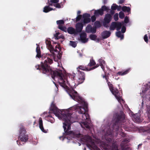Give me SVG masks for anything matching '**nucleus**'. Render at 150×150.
I'll use <instances>...</instances> for the list:
<instances>
[{"label":"nucleus","mask_w":150,"mask_h":150,"mask_svg":"<svg viewBox=\"0 0 150 150\" xmlns=\"http://www.w3.org/2000/svg\"><path fill=\"white\" fill-rule=\"evenodd\" d=\"M17 143L18 144V145H22L21 144V142H20L19 141H17Z\"/></svg>","instance_id":"obj_60"},{"label":"nucleus","mask_w":150,"mask_h":150,"mask_svg":"<svg viewBox=\"0 0 150 150\" xmlns=\"http://www.w3.org/2000/svg\"><path fill=\"white\" fill-rule=\"evenodd\" d=\"M119 18L121 19H123L125 17V14L122 11H120L119 13Z\"/></svg>","instance_id":"obj_37"},{"label":"nucleus","mask_w":150,"mask_h":150,"mask_svg":"<svg viewBox=\"0 0 150 150\" xmlns=\"http://www.w3.org/2000/svg\"><path fill=\"white\" fill-rule=\"evenodd\" d=\"M100 65V64H97L94 67H93L92 68H90V69H91V70L94 69L97 67H98Z\"/></svg>","instance_id":"obj_51"},{"label":"nucleus","mask_w":150,"mask_h":150,"mask_svg":"<svg viewBox=\"0 0 150 150\" xmlns=\"http://www.w3.org/2000/svg\"><path fill=\"white\" fill-rule=\"evenodd\" d=\"M59 33H57L54 35V36L55 38V39L58 40L60 38H61V37H58L59 35Z\"/></svg>","instance_id":"obj_42"},{"label":"nucleus","mask_w":150,"mask_h":150,"mask_svg":"<svg viewBox=\"0 0 150 150\" xmlns=\"http://www.w3.org/2000/svg\"><path fill=\"white\" fill-rule=\"evenodd\" d=\"M105 80L106 81L107 83H108V82H109L108 81V79H109V77L108 76H107L105 78Z\"/></svg>","instance_id":"obj_58"},{"label":"nucleus","mask_w":150,"mask_h":150,"mask_svg":"<svg viewBox=\"0 0 150 150\" xmlns=\"http://www.w3.org/2000/svg\"><path fill=\"white\" fill-rule=\"evenodd\" d=\"M112 19V15L110 14L107 13L105 15L104 21H105V22L107 23H109L111 21Z\"/></svg>","instance_id":"obj_20"},{"label":"nucleus","mask_w":150,"mask_h":150,"mask_svg":"<svg viewBox=\"0 0 150 150\" xmlns=\"http://www.w3.org/2000/svg\"><path fill=\"white\" fill-rule=\"evenodd\" d=\"M104 12H103V11L101 8L96 10H95L94 13V15L96 16H102Z\"/></svg>","instance_id":"obj_21"},{"label":"nucleus","mask_w":150,"mask_h":150,"mask_svg":"<svg viewBox=\"0 0 150 150\" xmlns=\"http://www.w3.org/2000/svg\"><path fill=\"white\" fill-rule=\"evenodd\" d=\"M56 23L58 25H62L64 23V21L62 20L57 21Z\"/></svg>","instance_id":"obj_34"},{"label":"nucleus","mask_w":150,"mask_h":150,"mask_svg":"<svg viewBox=\"0 0 150 150\" xmlns=\"http://www.w3.org/2000/svg\"><path fill=\"white\" fill-rule=\"evenodd\" d=\"M83 124L84 126L85 127H86V128L88 129H89L90 128V127L89 125L86 122H83Z\"/></svg>","instance_id":"obj_45"},{"label":"nucleus","mask_w":150,"mask_h":150,"mask_svg":"<svg viewBox=\"0 0 150 150\" xmlns=\"http://www.w3.org/2000/svg\"><path fill=\"white\" fill-rule=\"evenodd\" d=\"M140 121V119H138V120H137V122H139Z\"/></svg>","instance_id":"obj_64"},{"label":"nucleus","mask_w":150,"mask_h":150,"mask_svg":"<svg viewBox=\"0 0 150 150\" xmlns=\"http://www.w3.org/2000/svg\"><path fill=\"white\" fill-rule=\"evenodd\" d=\"M96 19V17L95 15L92 16L91 17V20L92 22H94Z\"/></svg>","instance_id":"obj_46"},{"label":"nucleus","mask_w":150,"mask_h":150,"mask_svg":"<svg viewBox=\"0 0 150 150\" xmlns=\"http://www.w3.org/2000/svg\"><path fill=\"white\" fill-rule=\"evenodd\" d=\"M147 111L148 113L150 115V105L147 106Z\"/></svg>","instance_id":"obj_54"},{"label":"nucleus","mask_w":150,"mask_h":150,"mask_svg":"<svg viewBox=\"0 0 150 150\" xmlns=\"http://www.w3.org/2000/svg\"><path fill=\"white\" fill-rule=\"evenodd\" d=\"M49 6H53V4L52 3H48V4Z\"/></svg>","instance_id":"obj_61"},{"label":"nucleus","mask_w":150,"mask_h":150,"mask_svg":"<svg viewBox=\"0 0 150 150\" xmlns=\"http://www.w3.org/2000/svg\"><path fill=\"white\" fill-rule=\"evenodd\" d=\"M126 30V28L125 27V26H123L121 30V32L122 33H124L125 32Z\"/></svg>","instance_id":"obj_47"},{"label":"nucleus","mask_w":150,"mask_h":150,"mask_svg":"<svg viewBox=\"0 0 150 150\" xmlns=\"http://www.w3.org/2000/svg\"><path fill=\"white\" fill-rule=\"evenodd\" d=\"M59 1V0H50V2L52 3H57Z\"/></svg>","instance_id":"obj_53"},{"label":"nucleus","mask_w":150,"mask_h":150,"mask_svg":"<svg viewBox=\"0 0 150 150\" xmlns=\"http://www.w3.org/2000/svg\"><path fill=\"white\" fill-rule=\"evenodd\" d=\"M122 7L121 6H118V7H117V8H116V9L118 11H120L121 9H122Z\"/></svg>","instance_id":"obj_55"},{"label":"nucleus","mask_w":150,"mask_h":150,"mask_svg":"<svg viewBox=\"0 0 150 150\" xmlns=\"http://www.w3.org/2000/svg\"><path fill=\"white\" fill-rule=\"evenodd\" d=\"M81 12L80 11H79L77 12V14L78 15H80V14L81 13Z\"/></svg>","instance_id":"obj_62"},{"label":"nucleus","mask_w":150,"mask_h":150,"mask_svg":"<svg viewBox=\"0 0 150 150\" xmlns=\"http://www.w3.org/2000/svg\"><path fill=\"white\" fill-rule=\"evenodd\" d=\"M107 76L106 75H103V78H105Z\"/></svg>","instance_id":"obj_63"},{"label":"nucleus","mask_w":150,"mask_h":150,"mask_svg":"<svg viewBox=\"0 0 150 150\" xmlns=\"http://www.w3.org/2000/svg\"><path fill=\"white\" fill-rule=\"evenodd\" d=\"M82 141L85 142L87 146L89 148L96 149L100 150L96 145L93 139L88 135H85L81 139Z\"/></svg>","instance_id":"obj_5"},{"label":"nucleus","mask_w":150,"mask_h":150,"mask_svg":"<svg viewBox=\"0 0 150 150\" xmlns=\"http://www.w3.org/2000/svg\"><path fill=\"white\" fill-rule=\"evenodd\" d=\"M125 0H120L119 2V3L120 4H121L124 3Z\"/></svg>","instance_id":"obj_56"},{"label":"nucleus","mask_w":150,"mask_h":150,"mask_svg":"<svg viewBox=\"0 0 150 150\" xmlns=\"http://www.w3.org/2000/svg\"><path fill=\"white\" fill-rule=\"evenodd\" d=\"M112 132L110 130H108L107 132L106 133L105 136V138L107 143H109L111 142L112 141Z\"/></svg>","instance_id":"obj_12"},{"label":"nucleus","mask_w":150,"mask_h":150,"mask_svg":"<svg viewBox=\"0 0 150 150\" xmlns=\"http://www.w3.org/2000/svg\"><path fill=\"white\" fill-rule=\"evenodd\" d=\"M122 26V24L120 22H112L110 27V30H114L116 28L117 30H119Z\"/></svg>","instance_id":"obj_10"},{"label":"nucleus","mask_w":150,"mask_h":150,"mask_svg":"<svg viewBox=\"0 0 150 150\" xmlns=\"http://www.w3.org/2000/svg\"><path fill=\"white\" fill-rule=\"evenodd\" d=\"M111 33L107 30L104 31L102 33V37L103 39H105L108 38L110 35Z\"/></svg>","instance_id":"obj_19"},{"label":"nucleus","mask_w":150,"mask_h":150,"mask_svg":"<svg viewBox=\"0 0 150 150\" xmlns=\"http://www.w3.org/2000/svg\"><path fill=\"white\" fill-rule=\"evenodd\" d=\"M129 142V139L127 138L125 139L123 141H122L120 145L121 150H128L127 143Z\"/></svg>","instance_id":"obj_11"},{"label":"nucleus","mask_w":150,"mask_h":150,"mask_svg":"<svg viewBox=\"0 0 150 150\" xmlns=\"http://www.w3.org/2000/svg\"><path fill=\"white\" fill-rule=\"evenodd\" d=\"M103 11V12H104V11H106L107 12H108L110 10L109 8L108 7L106 6H105L104 5L102 6L101 8Z\"/></svg>","instance_id":"obj_32"},{"label":"nucleus","mask_w":150,"mask_h":150,"mask_svg":"<svg viewBox=\"0 0 150 150\" xmlns=\"http://www.w3.org/2000/svg\"><path fill=\"white\" fill-rule=\"evenodd\" d=\"M96 64V63L95 61L93 59H90V62L88 64L87 66L91 67L95 65Z\"/></svg>","instance_id":"obj_30"},{"label":"nucleus","mask_w":150,"mask_h":150,"mask_svg":"<svg viewBox=\"0 0 150 150\" xmlns=\"http://www.w3.org/2000/svg\"><path fill=\"white\" fill-rule=\"evenodd\" d=\"M112 150H119L117 144L115 143H113L112 144Z\"/></svg>","instance_id":"obj_29"},{"label":"nucleus","mask_w":150,"mask_h":150,"mask_svg":"<svg viewBox=\"0 0 150 150\" xmlns=\"http://www.w3.org/2000/svg\"><path fill=\"white\" fill-rule=\"evenodd\" d=\"M69 94L73 100L83 105V107L78 106L76 108V109L78 110V113L82 114V120H88L89 118V115L86 112L88 109V103L79 96L76 91L74 90L71 91Z\"/></svg>","instance_id":"obj_3"},{"label":"nucleus","mask_w":150,"mask_h":150,"mask_svg":"<svg viewBox=\"0 0 150 150\" xmlns=\"http://www.w3.org/2000/svg\"><path fill=\"white\" fill-rule=\"evenodd\" d=\"M62 74L64 75L63 77V79L65 82V83L66 87H64L62 86H61L64 88H66L67 87V84L70 87H72V86L70 84V81H72L75 80V74H74V75L69 74V77L67 76L66 77L64 74H63V73Z\"/></svg>","instance_id":"obj_8"},{"label":"nucleus","mask_w":150,"mask_h":150,"mask_svg":"<svg viewBox=\"0 0 150 150\" xmlns=\"http://www.w3.org/2000/svg\"><path fill=\"white\" fill-rule=\"evenodd\" d=\"M116 35L117 37L120 38L121 40L123 39L124 38V35L121 33L120 31H119L116 33Z\"/></svg>","instance_id":"obj_31"},{"label":"nucleus","mask_w":150,"mask_h":150,"mask_svg":"<svg viewBox=\"0 0 150 150\" xmlns=\"http://www.w3.org/2000/svg\"><path fill=\"white\" fill-rule=\"evenodd\" d=\"M125 117L123 112H121L119 114H116V117L115 119V122L113 125V127H115V126H116L117 128H118L119 127V122L123 121Z\"/></svg>","instance_id":"obj_9"},{"label":"nucleus","mask_w":150,"mask_h":150,"mask_svg":"<svg viewBox=\"0 0 150 150\" xmlns=\"http://www.w3.org/2000/svg\"><path fill=\"white\" fill-rule=\"evenodd\" d=\"M36 52L37 53L36 57L39 58L40 57H41V51L39 47L38 46L36 47Z\"/></svg>","instance_id":"obj_28"},{"label":"nucleus","mask_w":150,"mask_h":150,"mask_svg":"<svg viewBox=\"0 0 150 150\" xmlns=\"http://www.w3.org/2000/svg\"><path fill=\"white\" fill-rule=\"evenodd\" d=\"M148 36L147 35H144V40L145 42L146 43L148 42Z\"/></svg>","instance_id":"obj_48"},{"label":"nucleus","mask_w":150,"mask_h":150,"mask_svg":"<svg viewBox=\"0 0 150 150\" xmlns=\"http://www.w3.org/2000/svg\"><path fill=\"white\" fill-rule=\"evenodd\" d=\"M57 53H58V55H57V57L59 59L61 57L62 54L60 52H58Z\"/></svg>","instance_id":"obj_52"},{"label":"nucleus","mask_w":150,"mask_h":150,"mask_svg":"<svg viewBox=\"0 0 150 150\" xmlns=\"http://www.w3.org/2000/svg\"><path fill=\"white\" fill-rule=\"evenodd\" d=\"M113 18L115 21H117L118 19V14L117 13H115L114 16Z\"/></svg>","instance_id":"obj_43"},{"label":"nucleus","mask_w":150,"mask_h":150,"mask_svg":"<svg viewBox=\"0 0 150 150\" xmlns=\"http://www.w3.org/2000/svg\"><path fill=\"white\" fill-rule=\"evenodd\" d=\"M83 27V24L82 23H78L76 25V31L77 33L81 32Z\"/></svg>","instance_id":"obj_16"},{"label":"nucleus","mask_w":150,"mask_h":150,"mask_svg":"<svg viewBox=\"0 0 150 150\" xmlns=\"http://www.w3.org/2000/svg\"><path fill=\"white\" fill-rule=\"evenodd\" d=\"M52 51H50V52L52 54L50 55V54H48L47 56L49 57L51 59H54V58L56 56V54L54 53V52H56L57 53L58 52V51L56 49H54V48L52 47Z\"/></svg>","instance_id":"obj_18"},{"label":"nucleus","mask_w":150,"mask_h":150,"mask_svg":"<svg viewBox=\"0 0 150 150\" xmlns=\"http://www.w3.org/2000/svg\"><path fill=\"white\" fill-rule=\"evenodd\" d=\"M109 23H107L104 21L103 23V25L105 27L107 28L108 27V24Z\"/></svg>","instance_id":"obj_50"},{"label":"nucleus","mask_w":150,"mask_h":150,"mask_svg":"<svg viewBox=\"0 0 150 150\" xmlns=\"http://www.w3.org/2000/svg\"><path fill=\"white\" fill-rule=\"evenodd\" d=\"M70 44L71 46L74 47H75L76 46V43L74 41H70Z\"/></svg>","instance_id":"obj_39"},{"label":"nucleus","mask_w":150,"mask_h":150,"mask_svg":"<svg viewBox=\"0 0 150 150\" xmlns=\"http://www.w3.org/2000/svg\"><path fill=\"white\" fill-rule=\"evenodd\" d=\"M86 37L87 35L86 33H82L80 35L79 40H80L82 43H86L88 42V39Z\"/></svg>","instance_id":"obj_15"},{"label":"nucleus","mask_w":150,"mask_h":150,"mask_svg":"<svg viewBox=\"0 0 150 150\" xmlns=\"http://www.w3.org/2000/svg\"><path fill=\"white\" fill-rule=\"evenodd\" d=\"M89 38L92 40H95L97 38V36L95 35L91 34L90 35Z\"/></svg>","instance_id":"obj_36"},{"label":"nucleus","mask_w":150,"mask_h":150,"mask_svg":"<svg viewBox=\"0 0 150 150\" xmlns=\"http://www.w3.org/2000/svg\"><path fill=\"white\" fill-rule=\"evenodd\" d=\"M98 61L99 63L100 66L101 68L104 71L105 69L104 66L105 64V61L101 59H99Z\"/></svg>","instance_id":"obj_22"},{"label":"nucleus","mask_w":150,"mask_h":150,"mask_svg":"<svg viewBox=\"0 0 150 150\" xmlns=\"http://www.w3.org/2000/svg\"><path fill=\"white\" fill-rule=\"evenodd\" d=\"M48 117H49V119L50 120V122L51 123H53L54 122V119L53 117H52L51 115H48Z\"/></svg>","instance_id":"obj_38"},{"label":"nucleus","mask_w":150,"mask_h":150,"mask_svg":"<svg viewBox=\"0 0 150 150\" xmlns=\"http://www.w3.org/2000/svg\"><path fill=\"white\" fill-rule=\"evenodd\" d=\"M83 23L84 24H87L90 22L91 19L90 18V15L87 13H85L83 15Z\"/></svg>","instance_id":"obj_13"},{"label":"nucleus","mask_w":150,"mask_h":150,"mask_svg":"<svg viewBox=\"0 0 150 150\" xmlns=\"http://www.w3.org/2000/svg\"><path fill=\"white\" fill-rule=\"evenodd\" d=\"M107 2V0H103V2L104 4H106Z\"/></svg>","instance_id":"obj_59"},{"label":"nucleus","mask_w":150,"mask_h":150,"mask_svg":"<svg viewBox=\"0 0 150 150\" xmlns=\"http://www.w3.org/2000/svg\"><path fill=\"white\" fill-rule=\"evenodd\" d=\"M96 27H92L90 25H88L86 28V32L88 33H96Z\"/></svg>","instance_id":"obj_14"},{"label":"nucleus","mask_w":150,"mask_h":150,"mask_svg":"<svg viewBox=\"0 0 150 150\" xmlns=\"http://www.w3.org/2000/svg\"><path fill=\"white\" fill-rule=\"evenodd\" d=\"M53 62L52 59L48 57L43 62H41L40 64L36 65L35 67L37 69L39 70L43 74L47 75L50 74L53 79H55V78H57L59 79V84L61 86L65 87V82L63 79L64 75L62 71H53L50 67V64H51Z\"/></svg>","instance_id":"obj_1"},{"label":"nucleus","mask_w":150,"mask_h":150,"mask_svg":"<svg viewBox=\"0 0 150 150\" xmlns=\"http://www.w3.org/2000/svg\"><path fill=\"white\" fill-rule=\"evenodd\" d=\"M58 28L59 29L63 31L64 32L66 31V28L65 27L63 26L62 25H58Z\"/></svg>","instance_id":"obj_35"},{"label":"nucleus","mask_w":150,"mask_h":150,"mask_svg":"<svg viewBox=\"0 0 150 150\" xmlns=\"http://www.w3.org/2000/svg\"><path fill=\"white\" fill-rule=\"evenodd\" d=\"M77 69L78 73V79L77 81L79 84H81L84 81L85 79V76L84 73L83 71H80L79 69L89 71L91 70V69L90 68H88L86 66L80 65L78 68H77Z\"/></svg>","instance_id":"obj_4"},{"label":"nucleus","mask_w":150,"mask_h":150,"mask_svg":"<svg viewBox=\"0 0 150 150\" xmlns=\"http://www.w3.org/2000/svg\"><path fill=\"white\" fill-rule=\"evenodd\" d=\"M122 10L124 12H127L129 13L130 12L131 8L129 7L123 6L122 7Z\"/></svg>","instance_id":"obj_27"},{"label":"nucleus","mask_w":150,"mask_h":150,"mask_svg":"<svg viewBox=\"0 0 150 150\" xmlns=\"http://www.w3.org/2000/svg\"><path fill=\"white\" fill-rule=\"evenodd\" d=\"M117 7H118V5L116 4H113L111 7V9L112 10H115L117 8Z\"/></svg>","instance_id":"obj_40"},{"label":"nucleus","mask_w":150,"mask_h":150,"mask_svg":"<svg viewBox=\"0 0 150 150\" xmlns=\"http://www.w3.org/2000/svg\"><path fill=\"white\" fill-rule=\"evenodd\" d=\"M129 21V19L127 16H126L124 19V22L126 23H127Z\"/></svg>","instance_id":"obj_49"},{"label":"nucleus","mask_w":150,"mask_h":150,"mask_svg":"<svg viewBox=\"0 0 150 150\" xmlns=\"http://www.w3.org/2000/svg\"><path fill=\"white\" fill-rule=\"evenodd\" d=\"M109 88L112 93L115 96L119 102H120L122 96H121V92L119 91L116 88H114L113 85L110 82L107 83Z\"/></svg>","instance_id":"obj_6"},{"label":"nucleus","mask_w":150,"mask_h":150,"mask_svg":"<svg viewBox=\"0 0 150 150\" xmlns=\"http://www.w3.org/2000/svg\"><path fill=\"white\" fill-rule=\"evenodd\" d=\"M68 33L70 34H77L76 30L72 27H69L67 29Z\"/></svg>","instance_id":"obj_23"},{"label":"nucleus","mask_w":150,"mask_h":150,"mask_svg":"<svg viewBox=\"0 0 150 150\" xmlns=\"http://www.w3.org/2000/svg\"><path fill=\"white\" fill-rule=\"evenodd\" d=\"M45 43L47 45V47L50 51H52V46L51 44V42L48 40L45 41Z\"/></svg>","instance_id":"obj_25"},{"label":"nucleus","mask_w":150,"mask_h":150,"mask_svg":"<svg viewBox=\"0 0 150 150\" xmlns=\"http://www.w3.org/2000/svg\"><path fill=\"white\" fill-rule=\"evenodd\" d=\"M82 18V15H78L76 18V22H77L79 21Z\"/></svg>","instance_id":"obj_41"},{"label":"nucleus","mask_w":150,"mask_h":150,"mask_svg":"<svg viewBox=\"0 0 150 150\" xmlns=\"http://www.w3.org/2000/svg\"><path fill=\"white\" fill-rule=\"evenodd\" d=\"M39 127L41 131L44 133H47V132L48 129H45L44 128L42 119L41 117H40L39 119Z\"/></svg>","instance_id":"obj_17"},{"label":"nucleus","mask_w":150,"mask_h":150,"mask_svg":"<svg viewBox=\"0 0 150 150\" xmlns=\"http://www.w3.org/2000/svg\"><path fill=\"white\" fill-rule=\"evenodd\" d=\"M130 71V68H128L124 71H119L117 74L119 75L123 76L128 74Z\"/></svg>","instance_id":"obj_24"},{"label":"nucleus","mask_w":150,"mask_h":150,"mask_svg":"<svg viewBox=\"0 0 150 150\" xmlns=\"http://www.w3.org/2000/svg\"><path fill=\"white\" fill-rule=\"evenodd\" d=\"M50 110L52 111L59 119H63L64 121L63 126L64 132L63 133V135L66 136L72 134L73 131L70 130L72 123L71 120V114L63 110H59L54 103V101L51 103Z\"/></svg>","instance_id":"obj_2"},{"label":"nucleus","mask_w":150,"mask_h":150,"mask_svg":"<svg viewBox=\"0 0 150 150\" xmlns=\"http://www.w3.org/2000/svg\"><path fill=\"white\" fill-rule=\"evenodd\" d=\"M54 6L56 8H60L63 7L62 5V6L60 4L58 3H57L55 4L54 5Z\"/></svg>","instance_id":"obj_44"},{"label":"nucleus","mask_w":150,"mask_h":150,"mask_svg":"<svg viewBox=\"0 0 150 150\" xmlns=\"http://www.w3.org/2000/svg\"><path fill=\"white\" fill-rule=\"evenodd\" d=\"M94 25L95 26L94 27H96V28H100L101 26V24L100 21H96L94 23Z\"/></svg>","instance_id":"obj_33"},{"label":"nucleus","mask_w":150,"mask_h":150,"mask_svg":"<svg viewBox=\"0 0 150 150\" xmlns=\"http://www.w3.org/2000/svg\"><path fill=\"white\" fill-rule=\"evenodd\" d=\"M115 10H112V9L110 11V14L112 15L114 14L115 13Z\"/></svg>","instance_id":"obj_57"},{"label":"nucleus","mask_w":150,"mask_h":150,"mask_svg":"<svg viewBox=\"0 0 150 150\" xmlns=\"http://www.w3.org/2000/svg\"><path fill=\"white\" fill-rule=\"evenodd\" d=\"M52 10H53V9L49 6H45L44 8L43 11L44 12L47 13Z\"/></svg>","instance_id":"obj_26"},{"label":"nucleus","mask_w":150,"mask_h":150,"mask_svg":"<svg viewBox=\"0 0 150 150\" xmlns=\"http://www.w3.org/2000/svg\"><path fill=\"white\" fill-rule=\"evenodd\" d=\"M19 138L21 142H25L28 139V136L26 134L25 128L22 126L20 127Z\"/></svg>","instance_id":"obj_7"}]
</instances>
